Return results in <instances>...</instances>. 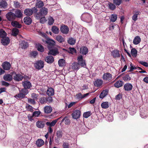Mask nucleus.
Returning a JSON list of instances; mask_svg holds the SVG:
<instances>
[{
    "instance_id": "nucleus-1",
    "label": "nucleus",
    "mask_w": 148,
    "mask_h": 148,
    "mask_svg": "<svg viewBox=\"0 0 148 148\" xmlns=\"http://www.w3.org/2000/svg\"><path fill=\"white\" fill-rule=\"evenodd\" d=\"M48 12V9L45 7H43L40 9L39 12L36 14L35 16L36 19H39L41 17L46 15L47 14Z\"/></svg>"
},
{
    "instance_id": "nucleus-2",
    "label": "nucleus",
    "mask_w": 148,
    "mask_h": 148,
    "mask_svg": "<svg viewBox=\"0 0 148 148\" xmlns=\"http://www.w3.org/2000/svg\"><path fill=\"white\" fill-rule=\"evenodd\" d=\"M37 8L34 7L32 9H27L25 10L24 13L27 16H31L33 12H37Z\"/></svg>"
},
{
    "instance_id": "nucleus-3",
    "label": "nucleus",
    "mask_w": 148,
    "mask_h": 148,
    "mask_svg": "<svg viewBox=\"0 0 148 148\" xmlns=\"http://www.w3.org/2000/svg\"><path fill=\"white\" fill-rule=\"evenodd\" d=\"M6 17L8 20L12 21L16 18L15 14L11 12H9L6 14Z\"/></svg>"
},
{
    "instance_id": "nucleus-4",
    "label": "nucleus",
    "mask_w": 148,
    "mask_h": 148,
    "mask_svg": "<svg viewBox=\"0 0 148 148\" xmlns=\"http://www.w3.org/2000/svg\"><path fill=\"white\" fill-rule=\"evenodd\" d=\"M78 63L79 65L84 67H85L86 64L85 61L83 59V57L82 56H79L77 58Z\"/></svg>"
},
{
    "instance_id": "nucleus-5",
    "label": "nucleus",
    "mask_w": 148,
    "mask_h": 148,
    "mask_svg": "<svg viewBox=\"0 0 148 148\" xmlns=\"http://www.w3.org/2000/svg\"><path fill=\"white\" fill-rule=\"evenodd\" d=\"M12 75L13 79L16 81H21L23 78V76L20 74H18L15 73H13Z\"/></svg>"
},
{
    "instance_id": "nucleus-6",
    "label": "nucleus",
    "mask_w": 148,
    "mask_h": 148,
    "mask_svg": "<svg viewBox=\"0 0 148 148\" xmlns=\"http://www.w3.org/2000/svg\"><path fill=\"white\" fill-rule=\"evenodd\" d=\"M48 44L47 47L49 49L53 48L56 45L55 42L53 40L49 39L46 41Z\"/></svg>"
},
{
    "instance_id": "nucleus-7",
    "label": "nucleus",
    "mask_w": 148,
    "mask_h": 148,
    "mask_svg": "<svg viewBox=\"0 0 148 148\" xmlns=\"http://www.w3.org/2000/svg\"><path fill=\"white\" fill-rule=\"evenodd\" d=\"M81 17L84 18L85 21L88 23L90 22L91 21V16L88 13H85L83 14L82 16Z\"/></svg>"
},
{
    "instance_id": "nucleus-8",
    "label": "nucleus",
    "mask_w": 148,
    "mask_h": 148,
    "mask_svg": "<svg viewBox=\"0 0 148 148\" xmlns=\"http://www.w3.org/2000/svg\"><path fill=\"white\" fill-rule=\"evenodd\" d=\"M81 112L78 110H75L73 112L72 115L73 118L75 119H78L80 116Z\"/></svg>"
},
{
    "instance_id": "nucleus-9",
    "label": "nucleus",
    "mask_w": 148,
    "mask_h": 148,
    "mask_svg": "<svg viewBox=\"0 0 148 148\" xmlns=\"http://www.w3.org/2000/svg\"><path fill=\"white\" fill-rule=\"evenodd\" d=\"M103 79L105 81H109L112 79V75L108 73H105L103 75Z\"/></svg>"
},
{
    "instance_id": "nucleus-10",
    "label": "nucleus",
    "mask_w": 148,
    "mask_h": 148,
    "mask_svg": "<svg viewBox=\"0 0 148 148\" xmlns=\"http://www.w3.org/2000/svg\"><path fill=\"white\" fill-rule=\"evenodd\" d=\"M44 65L43 61L40 60L37 62L35 64V66L36 69H40L43 67Z\"/></svg>"
},
{
    "instance_id": "nucleus-11",
    "label": "nucleus",
    "mask_w": 148,
    "mask_h": 148,
    "mask_svg": "<svg viewBox=\"0 0 148 148\" xmlns=\"http://www.w3.org/2000/svg\"><path fill=\"white\" fill-rule=\"evenodd\" d=\"M12 73H11V74H6L4 75L3 77L4 79L7 81H11L12 79Z\"/></svg>"
},
{
    "instance_id": "nucleus-12",
    "label": "nucleus",
    "mask_w": 148,
    "mask_h": 148,
    "mask_svg": "<svg viewBox=\"0 0 148 148\" xmlns=\"http://www.w3.org/2000/svg\"><path fill=\"white\" fill-rule=\"evenodd\" d=\"M60 31L61 32L64 34H66L68 33L69 32V28L65 25L62 26L60 27Z\"/></svg>"
},
{
    "instance_id": "nucleus-13",
    "label": "nucleus",
    "mask_w": 148,
    "mask_h": 148,
    "mask_svg": "<svg viewBox=\"0 0 148 148\" xmlns=\"http://www.w3.org/2000/svg\"><path fill=\"white\" fill-rule=\"evenodd\" d=\"M49 50L48 54H50L53 56H55L58 53V49L56 48H52Z\"/></svg>"
},
{
    "instance_id": "nucleus-14",
    "label": "nucleus",
    "mask_w": 148,
    "mask_h": 148,
    "mask_svg": "<svg viewBox=\"0 0 148 148\" xmlns=\"http://www.w3.org/2000/svg\"><path fill=\"white\" fill-rule=\"evenodd\" d=\"M111 55L114 58L119 57L120 56L119 51L117 50H114L112 51L111 52Z\"/></svg>"
},
{
    "instance_id": "nucleus-15",
    "label": "nucleus",
    "mask_w": 148,
    "mask_h": 148,
    "mask_svg": "<svg viewBox=\"0 0 148 148\" xmlns=\"http://www.w3.org/2000/svg\"><path fill=\"white\" fill-rule=\"evenodd\" d=\"M133 86L130 83H127L124 86V88L127 91H129L132 89Z\"/></svg>"
},
{
    "instance_id": "nucleus-16",
    "label": "nucleus",
    "mask_w": 148,
    "mask_h": 148,
    "mask_svg": "<svg viewBox=\"0 0 148 148\" xmlns=\"http://www.w3.org/2000/svg\"><path fill=\"white\" fill-rule=\"evenodd\" d=\"M44 110L45 113L49 114L52 111V108L51 106H47L44 107Z\"/></svg>"
},
{
    "instance_id": "nucleus-17",
    "label": "nucleus",
    "mask_w": 148,
    "mask_h": 148,
    "mask_svg": "<svg viewBox=\"0 0 148 148\" xmlns=\"http://www.w3.org/2000/svg\"><path fill=\"white\" fill-rule=\"evenodd\" d=\"M45 60L48 63H51L54 61V59L53 56H47L45 58Z\"/></svg>"
},
{
    "instance_id": "nucleus-18",
    "label": "nucleus",
    "mask_w": 148,
    "mask_h": 148,
    "mask_svg": "<svg viewBox=\"0 0 148 148\" xmlns=\"http://www.w3.org/2000/svg\"><path fill=\"white\" fill-rule=\"evenodd\" d=\"M36 124L37 127L40 128H42L45 125L44 122L41 121H37L36 122Z\"/></svg>"
},
{
    "instance_id": "nucleus-19",
    "label": "nucleus",
    "mask_w": 148,
    "mask_h": 148,
    "mask_svg": "<svg viewBox=\"0 0 148 148\" xmlns=\"http://www.w3.org/2000/svg\"><path fill=\"white\" fill-rule=\"evenodd\" d=\"M10 64L8 62H4L2 64V67L5 70H9L10 69Z\"/></svg>"
},
{
    "instance_id": "nucleus-20",
    "label": "nucleus",
    "mask_w": 148,
    "mask_h": 148,
    "mask_svg": "<svg viewBox=\"0 0 148 148\" xmlns=\"http://www.w3.org/2000/svg\"><path fill=\"white\" fill-rule=\"evenodd\" d=\"M23 85L25 88L29 89L32 87L31 83L27 81H25L23 82Z\"/></svg>"
},
{
    "instance_id": "nucleus-21",
    "label": "nucleus",
    "mask_w": 148,
    "mask_h": 148,
    "mask_svg": "<svg viewBox=\"0 0 148 148\" xmlns=\"http://www.w3.org/2000/svg\"><path fill=\"white\" fill-rule=\"evenodd\" d=\"M1 41L3 45H6L9 43L10 40L9 38L6 37L3 38L1 40Z\"/></svg>"
},
{
    "instance_id": "nucleus-22",
    "label": "nucleus",
    "mask_w": 148,
    "mask_h": 148,
    "mask_svg": "<svg viewBox=\"0 0 148 148\" xmlns=\"http://www.w3.org/2000/svg\"><path fill=\"white\" fill-rule=\"evenodd\" d=\"M71 68L73 71H76L79 69V66L78 63L74 62L72 64Z\"/></svg>"
},
{
    "instance_id": "nucleus-23",
    "label": "nucleus",
    "mask_w": 148,
    "mask_h": 148,
    "mask_svg": "<svg viewBox=\"0 0 148 148\" xmlns=\"http://www.w3.org/2000/svg\"><path fill=\"white\" fill-rule=\"evenodd\" d=\"M36 144L38 147H41L44 144V141L41 139H38L36 141Z\"/></svg>"
},
{
    "instance_id": "nucleus-24",
    "label": "nucleus",
    "mask_w": 148,
    "mask_h": 148,
    "mask_svg": "<svg viewBox=\"0 0 148 148\" xmlns=\"http://www.w3.org/2000/svg\"><path fill=\"white\" fill-rule=\"evenodd\" d=\"M24 23L27 25H30L32 22V20L29 17L26 16L24 18Z\"/></svg>"
},
{
    "instance_id": "nucleus-25",
    "label": "nucleus",
    "mask_w": 148,
    "mask_h": 148,
    "mask_svg": "<svg viewBox=\"0 0 148 148\" xmlns=\"http://www.w3.org/2000/svg\"><path fill=\"white\" fill-rule=\"evenodd\" d=\"M88 49L87 47H82L80 48V53L83 55H86L88 53Z\"/></svg>"
},
{
    "instance_id": "nucleus-26",
    "label": "nucleus",
    "mask_w": 148,
    "mask_h": 148,
    "mask_svg": "<svg viewBox=\"0 0 148 148\" xmlns=\"http://www.w3.org/2000/svg\"><path fill=\"white\" fill-rule=\"evenodd\" d=\"M11 25L13 27L18 28H21V25L16 21H12L11 22Z\"/></svg>"
},
{
    "instance_id": "nucleus-27",
    "label": "nucleus",
    "mask_w": 148,
    "mask_h": 148,
    "mask_svg": "<svg viewBox=\"0 0 148 148\" xmlns=\"http://www.w3.org/2000/svg\"><path fill=\"white\" fill-rule=\"evenodd\" d=\"M141 41V39L138 36H136L134 39L133 43L134 44L137 45Z\"/></svg>"
},
{
    "instance_id": "nucleus-28",
    "label": "nucleus",
    "mask_w": 148,
    "mask_h": 148,
    "mask_svg": "<svg viewBox=\"0 0 148 148\" xmlns=\"http://www.w3.org/2000/svg\"><path fill=\"white\" fill-rule=\"evenodd\" d=\"M15 18H20L22 16V14L21 11L19 10H16L15 12Z\"/></svg>"
},
{
    "instance_id": "nucleus-29",
    "label": "nucleus",
    "mask_w": 148,
    "mask_h": 148,
    "mask_svg": "<svg viewBox=\"0 0 148 148\" xmlns=\"http://www.w3.org/2000/svg\"><path fill=\"white\" fill-rule=\"evenodd\" d=\"M108 91L107 90H105L103 91L99 95V97L101 99H103L106 96L108 93Z\"/></svg>"
},
{
    "instance_id": "nucleus-30",
    "label": "nucleus",
    "mask_w": 148,
    "mask_h": 148,
    "mask_svg": "<svg viewBox=\"0 0 148 148\" xmlns=\"http://www.w3.org/2000/svg\"><path fill=\"white\" fill-rule=\"evenodd\" d=\"M47 93L49 96H52L54 94V90L53 89L51 88H49L47 90Z\"/></svg>"
},
{
    "instance_id": "nucleus-31",
    "label": "nucleus",
    "mask_w": 148,
    "mask_h": 148,
    "mask_svg": "<svg viewBox=\"0 0 148 148\" xmlns=\"http://www.w3.org/2000/svg\"><path fill=\"white\" fill-rule=\"evenodd\" d=\"M123 82L121 80L117 81L114 84V86L116 88H119L123 86Z\"/></svg>"
},
{
    "instance_id": "nucleus-32",
    "label": "nucleus",
    "mask_w": 148,
    "mask_h": 148,
    "mask_svg": "<svg viewBox=\"0 0 148 148\" xmlns=\"http://www.w3.org/2000/svg\"><path fill=\"white\" fill-rule=\"evenodd\" d=\"M8 4L5 0H1L0 1V6L5 8L7 6Z\"/></svg>"
},
{
    "instance_id": "nucleus-33",
    "label": "nucleus",
    "mask_w": 148,
    "mask_h": 148,
    "mask_svg": "<svg viewBox=\"0 0 148 148\" xmlns=\"http://www.w3.org/2000/svg\"><path fill=\"white\" fill-rule=\"evenodd\" d=\"M110 104L108 102H104L101 103V106L102 108L106 109L108 108L110 106Z\"/></svg>"
},
{
    "instance_id": "nucleus-34",
    "label": "nucleus",
    "mask_w": 148,
    "mask_h": 148,
    "mask_svg": "<svg viewBox=\"0 0 148 148\" xmlns=\"http://www.w3.org/2000/svg\"><path fill=\"white\" fill-rule=\"evenodd\" d=\"M56 39L60 43H62L64 42V38L62 36L58 35L56 37Z\"/></svg>"
},
{
    "instance_id": "nucleus-35",
    "label": "nucleus",
    "mask_w": 148,
    "mask_h": 148,
    "mask_svg": "<svg viewBox=\"0 0 148 148\" xmlns=\"http://www.w3.org/2000/svg\"><path fill=\"white\" fill-rule=\"evenodd\" d=\"M36 7L40 8L44 6V3L43 1L39 0L37 1L36 4Z\"/></svg>"
},
{
    "instance_id": "nucleus-36",
    "label": "nucleus",
    "mask_w": 148,
    "mask_h": 148,
    "mask_svg": "<svg viewBox=\"0 0 148 148\" xmlns=\"http://www.w3.org/2000/svg\"><path fill=\"white\" fill-rule=\"evenodd\" d=\"M58 121V119H56L53 121L52 122H47L46 123V124L47 126H49L50 127L54 126L56 123Z\"/></svg>"
},
{
    "instance_id": "nucleus-37",
    "label": "nucleus",
    "mask_w": 148,
    "mask_h": 148,
    "mask_svg": "<svg viewBox=\"0 0 148 148\" xmlns=\"http://www.w3.org/2000/svg\"><path fill=\"white\" fill-rule=\"evenodd\" d=\"M51 30L55 34H58L59 32L58 28L55 26H54L52 27Z\"/></svg>"
},
{
    "instance_id": "nucleus-38",
    "label": "nucleus",
    "mask_w": 148,
    "mask_h": 148,
    "mask_svg": "<svg viewBox=\"0 0 148 148\" xmlns=\"http://www.w3.org/2000/svg\"><path fill=\"white\" fill-rule=\"evenodd\" d=\"M25 96L20 91L19 93L14 96V97L16 99H22L25 97Z\"/></svg>"
},
{
    "instance_id": "nucleus-39",
    "label": "nucleus",
    "mask_w": 148,
    "mask_h": 148,
    "mask_svg": "<svg viewBox=\"0 0 148 148\" xmlns=\"http://www.w3.org/2000/svg\"><path fill=\"white\" fill-rule=\"evenodd\" d=\"M139 11H136L134 14L133 15L132 17V19L134 21H136L137 19L138 16L139 14Z\"/></svg>"
},
{
    "instance_id": "nucleus-40",
    "label": "nucleus",
    "mask_w": 148,
    "mask_h": 148,
    "mask_svg": "<svg viewBox=\"0 0 148 148\" xmlns=\"http://www.w3.org/2000/svg\"><path fill=\"white\" fill-rule=\"evenodd\" d=\"M102 83L103 81L102 80L98 79L95 81L94 84L96 86L98 87L100 86L102 84Z\"/></svg>"
},
{
    "instance_id": "nucleus-41",
    "label": "nucleus",
    "mask_w": 148,
    "mask_h": 148,
    "mask_svg": "<svg viewBox=\"0 0 148 148\" xmlns=\"http://www.w3.org/2000/svg\"><path fill=\"white\" fill-rule=\"evenodd\" d=\"M12 34L13 36H16L18 34L19 32L18 29L17 28H14L12 30Z\"/></svg>"
},
{
    "instance_id": "nucleus-42",
    "label": "nucleus",
    "mask_w": 148,
    "mask_h": 148,
    "mask_svg": "<svg viewBox=\"0 0 148 148\" xmlns=\"http://www.w3.org/2000/svg\"><path fill=\"white\" fill-rule=\"evenodd\" d=\"M20 45L21 48L23 49L26 48L28 47L27 42H21L20 43Z\"/></svg>"
},
{
    "instance_id": "nucleus-43",
    "label": "nucleus",
    "mask_w": 148,
    "mask_h": 148,
    "mask_svg": "<svg viewBox=\"0 0 148 148\" xmlns=\"http://www.w3.org/2000/svg\"><path fill=\"white\" fill-rule=\"evenodd\" d=\"M117 18V16L115 14H112L111 15L110 21L114 22L115 21Z\"/></svg>"
},
{
    "instance_id": "nucleus-44",
    "label": "nucleus",
    "mask_w": 148,
    "mask_h": 148,
    "mask_svg": "<svg viewBox=\"0 0 148 148\" xmlns=\"http://www.w3.org/2000/svg\"><path fill=\"white\" fill-rule=\"evenodd\" d=\"M68 42L70 45H73L75 43V40L73 38H70L68 40Z\"/></svg>"
},
{
    "instance_id": "nucleus-45",
    "label": "nucleus",
    "mask_w": 148,
    "mask_h": 148,
    "mask_svg": "<svg viewBox=\"0 0 148 148\" xmlns=\"http://www.w3.org/2000/svg\"><path fill=\"white\" fill-rule=\"evenodd\" d=\"M131 53L133 56L136 57L137 55V51L135 48L132 49L131 50Z\"/></svg>"
},
{
    "instance_id": "nucleus-46",
    "label": "nucleus",
    "mask_w": 148,
    "mask_h": 148,
    "mask_svg": "<svg viewBox=\"0 0 148 148\" xmlns=\"http://www.w3.org/2000/svg\"><path fill=\"white\" fill-rule=\"evenodd\" d=\"M6 35L5 32L3 29L0 30V37L3 38L5 37Z\"/></svg>"
},
{
    "instance_id": "nucleus-47",
    "label": "nucleus",
    "mask_w": 148,
    "mask_h": 148,
    "mask_svg": "<svg viewBox=\"0 0 148 148\" xmlns=\"http://www.w3.org/2000/svg\"><path fill=\"white\" fill-rule=\"evenodd\" d=\"M56 135L58 138H61L62 136L63 133L62 131L59 130L56 132Z\"/></svg>"
},
{
    "instance_id": "nucleus-48",
    "label": "nucleus",
    "mask_w": 148,
    "mask_h": 148,
    "mask_svg": "<svg viewBox=\"0 0 148 148\" xmlns=\"http://www.w3.org/2000/svg\"><path fill=\"white\" fill-rule=\"evenodd\" d=\"M27 89V88H24L19 90V91L25 96V95H27L28 93V90Z\"/></svg>"
},
{
    "instance_id": "nucleus-49",
    "label": "nucleus",
    "mask_w": 148,
    "mask_h": 148,
    "mask_svg": "<svg viewBox=\"0 0 148 148\" xmlns=\"http://www.w3.org/2000/svg\"><path fill=\"white\" fill-rule=\"evenodd\" d=\"M37 48L38 50L41 52H42L44 51V48L40 44H38L37 45Z\"/></svg>"
},
{
    "instance_id": "nucleus-50",
    "label": "nucleus",
    "mask_w": 148,
    "mask_h": 148,
    "mask_svg": "<svg viewBox=\"0 0 148 148\" xmlns=\"http://www.w3.org/2000/svg\"><path fill=\"white\" fill-rule=\"evenodd\" d=\"M123 79L124 81H127L130 80L131 79V78L129 75H126L123 77Z\"/></svg>"
},
{
    "instance_id": "nucleus-51",
    "label": "nucleus",
    "mask_w": 148,
    "mask_h": 148,
    "mask_svg": "<svg viewBox=\"0 0 148 148\" xmlns=\"http://www.w3.org/2000/svg\"><path fill=\"white\" fill-rule=\"evenodd\" d=\"M69 53L72 54L75 53L76 52V50L74 48H69Z\"/></svg>"
},
{
    "instance_id": "nucleus-52",
    "label": "nucleus",
    "mask_w": 148,
    "mask_h": 148,
    "mask_svg": "<svg viewBox=\"0 0 148 148\" xmlns=\"http://www.w3.org/2000/svg\"><path fill=\"white\" fill-rule=\"evenodd\" d=\"M64 60L63 59H60L58 62V63L59 66H63L64 65Z\"/></svg>"
},
{
    "instance_id": "nucleus-53",
    "label": "nucleus",
    "mask_w": 148,
    "mask_h": 148,
    "mask_svg": "<svg viewBox=\"0 0 148 148\" xmlns=\"http://www.w3.org/2000/svg\"><path fill=\"white\" fill-rule=\"evenodd\" d=\"M64 121V123L66 125H69L71 121L69 119L66 118H64L62 120V121L63 122Z\"/></svg>"
},
{
    "instance_id": "nucleus-54",
    "label": "nucleus",
    "mask_w": 148,
    "mask_h": 148,
    "mask_svg": "<svg viewBox=\"0 0 148 148\" xmlns=\"http://www.w3.org/2000/svg\"><path fill=\"white\" fill-rule=\"evenodd\" d=\"M109 8L111 10H113L115 9L116 6L113 4L110 3L109 4Z\"/></svg>"
},
{
    "instance_id": "nucleus-55",
    "label": "nucleus",
    "mask_w": 148,
    "mask_h": 148,
    "mask_svg": "<svg viewBox=\"0 0 148 148\" xmlns=\"http://www.w3.org/2000/svg\"><path fill=\"white\" fill-rule=\"evenodd\" d=\"M40 101L41 103L44 104L47 102L46 98L43 97L40 98Z\"/></svg>"
},
{
    "instance_id": "nucleus-56",
    "label": "nucleus",
    "mask_w": 148,
    "mask_h": 148,
    "mask_svg": "<svg viewBox=\"0 0 148 148\" xmlns=\"http://www.w3.org/2000/svg\"><path fill=\"white\" fill-rule=\"evenodd\" d=\"M54 23V20L52 17H49L48 18V23L49 25H51L53 24Z\"/></svg>"
},
{
    "instance_id": "nucleus-57",
    "label": "nucleus",
    "mask_w": 148,
    "mask_h": 148,
    "mask_svg": "<svg viewBox=\"0 0 148 148\" xmlns=\"http://www.w3.org/2000/svg\"><path fill=\"white\" fill-rule=\"evenodd\" d=\"M41 112L40 111H36L33 112V114L34 116L38 117L40 114Z\"/></svg>"
},
{
    "instance_id": "nucleus-58",
    "label": "nucleus",
    "mask_w": 148,
    "mask_h": 148,
    "mask_svg": "<svg viewBox=\"0 0 148 148\" xmlns=\"http://www.w3.org/2000/svg\"><path fill=\"white\" fill-rule=\"evenodd\" d=\"M91 115V113L89 112H85L83 115V117L85 118H88Z\"/></svg>"
},
{
    "instance_id": "nucleus-59",
    "label": "nucleus",
    "mask_w": 148,
    "mask_h": 148,
    "mask_svg": "<svg viewBox=\"0 0 148 148\" xmlns=\"http://www.w3.org/2000/svg\"><path fill=\"white\" fill-rule=\"evenodd\" d=\"M40 19V22L42 23H44L47 21L46 18H45V16H43L41 17Z\"/></svg>"
},
{
    "instance_id": "nucleus-60",
    "label": "nucleus",
    "mask_w": 148,
    "mask_h": 148,
    "mask_svg": "<svg viewBox=\"0 0 148 148\" xmlns=\"http://www.w3.org/2000/svg\"><path fill=\"white\" fill-rule=\"evenodd\" d=\"M121 0H113V2L116 5H119L121 3Z\"/></svg>"
},
{
    "instance_id": "nucleus-61",
    "label": "nucleus",
    "mask_w": 148,
    "mask_h": 148,
    "mask_svg": "<svg viewBox=\"0 0 148 148\" xmlns=\"http://www.w3.org/2000/svg\"><path fill=\"white\" fill-rule=\"evenodd\" d=\"M14 5L16 8H19L20 6V3L16 1H15L14 2Z\"/></svg>"
},
{
    "instance_id": "nucleus-62",
    "label": "nucleus",
    "mask_w": 148,
    "mask_h": 148,
    "mask_svg": "<svg viewBox=\"0 0 148 148\" xmlns=\"http://www.w3.org/2000/svg\"><path fill=\"white\" fill-rule=\"evenodd\" d=\"M26 107L27 110L31 112H32L33 110V108L32 106L29 105H27L26 106Z\"/></svg>"
},
{
    "instance_id": "nucleus-63",
    "label": "nucleus",
    "mask_w": 148,
    "mask_h": 148,
    "mask_svg": "<svg viewBox=\"0 0 148 148\" xmlns=\"http://www.w3.org/2000/svg\"><path fill=\"white\" fill-rule=\"evenodd\" d=\"M69 143H68L65 142L63 143L62 147L63 148H69Z\"/></svg>"
},
{
    "instance_id": "nucleus-64",
    "label": "nucleus",
    "mask_w": 148,
    "mask_h": 148,
    "mask_svg": "<svg viewBox=\"0 0 148 148\" xmlns=\"http://www.w3.org/2000/svg\"><path fill=\"white\" fill-rule=\"evenodd\" d=\"M38 54V53L36 51H33L31 53V56L33 57L34 58L36 57Z\"/></svg>"
}]
</instances>
